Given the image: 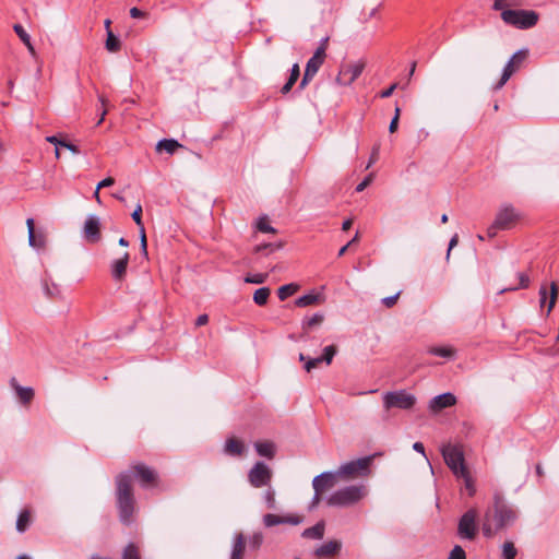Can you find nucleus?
Wrapping results in <instances>:
<instances>
[{
    "mask_svg": "<svg viewBox=\"0 0 559 559\" xmlns=\"http://www.w3.org/2000/svg\"><path fill=\"white\" fill-rule=\"evenodd\" d=\"M396 87H397V83L390 85L386 90L381 92L380 97H382V98L390 97L393 94V92L396 90Z\"/></svg>",
    "mask_w": 559,
    "mask_h": 559,
    "instance_id": "60",
    "label": "nucleus"
},
{
    "mask_svg": "<svg viewBox=\"0 0 559 559\" xmlns=\"http://www.w3.org/2000/svg\"><path fill=\"white\" fill-rule=\"evenodd\" d=\"M257 228L262 233H275V229L269 224L265 217H261L258 221Z\"/></svg>",
    "mask_w": 559,
    "mask_h": 559,
    "instance_id": "47",
    "label": "nucleus"
},
{
    "mask_svg": "<svg viewBox=\"0 0 559 559\" xmlns=\"http://www.w3.org/2000/svg\"><path fill=\"white\" fill-rule=\"evenodd\" d=\"M266 278L267 274L257 273L252 275H247L245 282L251 284H262L266 281Z\"/></svg>",
    "mask_w": 559,
    "mask_h": 559,
    "instance_id": "45",
    "label": "nucleus"
},
{
    "mask_svg": "<svg viewBox=\"0 0 559 559\" xmlns=\"http://www.w3.org/2000/svg\"><path fill=\"white\" fill-rule=\"evenodd\" d=\"M478 511L471 508L465 511L457 523V536L461 539L474 540L478 533Z\"/></svg>",
    "mask_w": 559,
    "mask_h": 559,
    "instance_id": "8",
    "label": "nucleus"
},
{
    "mask_svg": "<svg viewBox=\"0 0 559 559\" xmlns=\"http://www.w3.org/2000/svg\"><path fill=\"white\" fill-rule=\"evenodd\" d=\"M501 17L507 24L522 29L533 27L538 21V14L528 10L508 9L501 13Z\"/></svg>",
    "mask_w": 559,
    "mask_h": 559,
    "instance_id": "7",
    "label": "nucleus"
},
{
    "mask_svg": "<svg viewBox=\"0 0 559 559\" xmlns=\"http://www.w3.org/2000/svg\"><path fill=\"white\" fill-rule=\"evenodd\" d=\"M448 559H466V554L460 545H455L451 550Z\"/></svg>",
    "mask_w": 559,
    "mask_h": 559,
    "instance_id": "46",
    "label": "nucleus"
},
{
    "mask_svg": "<svg viewBox=\"0 0 559 559\" xmlns=\"http://www.w3.org/2000/svg\"><path fill=\"white\" fill-rule=\"evenodd\" d=\"M122 559H141L139 547L133 543L128 544L122 551Z\"/></svg>",
    "mask_w": 559,
    "mask_h": 559,
    "instance_id": "33",
    "label": "nucleus"
},
{
    "mask_svg": "<svg viewBox=\"0 0 559 559\" xmlns=\"http://www.w3.org/2000/svg\"><path fill=\"white\" fill-rule=\"evenodd\" d=\"M459 478H462L464 480L465 489L468 492L469 497H473L476 492V487L474 479L472 478L469 471H466L464 474H461Z\"/></svg>",
    "mask_w": 559,
    "mask_h": 559,
    "instance_id": "36",
    "label": "nucleus"
},
{
    "mask_svg": "<svg viewBox=\"0 0 559 559\" xmlns=\"http://www.w3.org/2000/svg\"><path fill=\"white\" fill-rule=\"evenodd\" d=\"M28 243L33 248H40L44 246V238L37 237L35 231L28 233Z\"/></svg>",
    "mask_w": 559,
    "mask_h": 559,
    "instance_id": "48",
    "label": "nucleus"
},
{
    "mask_svg": "<svg viewBox=\"0 0 559 559\" xmlns=\"http://www.w3.org/2000/svg\"><path fill=\"white\" fill-rule=\"evenodd\" d=\"M299 75H300L299 64L295 63V64H293V67L290 69L289 78L298 80Z\"/></svg>",
    "mask_w": 559,
    "mask_h": 559,
    "instance_id": "61",
    "label": "nucleus"
},
{
    "mask_svg": "<svg viewBox=\"0 0 559 559\" xmlns=\"http://www.w3.org/2000/svg\"><path fill=\"white\" fill-rule=\"evenodd\" d=\"M455 403H456V397L452 393L447 392V393H442V394L435 396L429 402V408L432 412H440L443 408L453 406Z\"/></svg>",
    "mask_w": 559,
    "mask_h": 559,
    "instance_id": "18",
    "label": "nucleus"
},
{
    "mask_svg": "<svg viewBox=\"0 0 559 559\" xmlns=\"http://www.w3.org/2000/svg\"><path fill=\"white\" fill-rule=\"evenodd\" d=\"M263 524L266 527H272V526H275V525H278V524H284L283 516H280V515H276V514H272V513H267V514H265L263 516Z\"/></svg>",
    "mask_w": 559,
    "mask_h": 559,
    "instance_id": "39",
    "label": "nucleus"
},
{
    "mask_svg": "<svg viewBox=\"0 0 559 559\" xmlns=\"http://www.w3.org/2000/svg\"><path fill=\"white\" fill-rule=\"evenodd\" d=\"M335 354H336V347L334 345H329V346L324 347L323 355L321 356L322 361H324L329 366L332 362Z\"/></svg>",
    "mask_w": 559,
    "mask_h": 559,
    "instance_id": "42",
    "label": "nucleus"
},
{
    "mask_svg": "<svg viewBox=\"0 0 559 559\" xmlns=\"http://www.w3.org/2000/svg\"><path fill=\"white\" fill-rule=\"evenodd\" d=\"M373 174H369L360 183L357 185L356 191L361 192L364 191L372 181Z\"/></svg>",
    "mask_w": 559,
    "mask_h": 559,
    "instance_id": "51",
    "label": "nucleus"
},
{
    "mask_svg": "<svg viewBox=\"0 0 559 559\" xmlns=\"http://www.w3.org/2000/svg\"><path fill=\"white\" fill-rule=\"evenodd\" d=\"M558 298V285L556 282H551L549 285V300L547 304V316L552 311L556 306Z\"/></svg>",
    "mask_w": 559,
    "mask_h": 559,
    "instance_id": "31",
    "label": "nucleus"
},
{
    "mask_svg": "<svg viewBox=\"0 0 559 559\" xmlns=\"http://www.w3.org/2000/svg\"><path fill=\"white\" fill-rule=\"evenodd\" d=\"M341 548H342L341 542H338L336 539L329 540V542L322 544L320 547L316 548L314 556L318 559L332 558L340 552Z\"/></svg>",
    "mask_w": 559,
    "mask_h": 559,
    "instance_id": "17",
    "label": "nucleus"
},
{
    "mask_svg": "<svg viewBox=\"0 0 559 559\" xmlns=\"http://www.w3.org/2000/svg\"><path fill=\"white\" fill-rule=\"evenodd\" d=\"M518 551L514 547V544L511 542H506L502 546V556L503 559H515Z\"/></svg>",
    "mask_w": 559,
    "mask_h": 559,
    "instance_id": "40",
    "label": "nucleus"
},
{
    "mask_svg": "<svg viewBox=\"0 0 559 559\" xmlns=\"http://www.w3.org/2000/svg\"><path fill=\"white\" fill-rule=\"evenodd\" d=\"M528 50L521 49L512 55L503 68L499 82L495 85V90H500L512 76V74L520 69L525 59L527 58Z\"/></svg>",
    "mask_w": 559,
    "mask_h": 559,
    "instance_id": "11",
    "label": "nucleus"
},
{
    "mask_svg": "<svg viewBox=\"0 0 559 559\" xmlns=\"http://www.w3.org/2000/svg\"><path fill=\"white\" fill-rule=\"evenodd\" d=\"M246 549V539L242 533H237L234 536V543L230 554V559H242Z\"/></svg>",
    "mask_w": 559,
    "mask_h": 559,
    "instance_id": "21",
    "label": "nucleus"
},
{
    "mask_svg": "<svg viewBox=\"0 0 559 559\" xmlns=\"http://www.w3.org/2000/svg\"><path fill=\"white\" fill-rule=\"evenodd\" d=\"M323 320L324 316L322 313H314L312 317L306 318L302 321V330L307 332L312 326L321 324Z\"/></svg>",
    "mask_w": 559,
    "mask_h": 559,
    "instance_id": "35",
    "label": "nucleus"
},
{
    "mask_svg": "<svg viewBox=\"0 0 559 559\" xmlns=\"http://www.w3.org/2000/svg\"><path fill=\"white\" fill-rule=\"evenodd\" d=\"M518 277H519V285L518 286L509 287V288H503V289L500 290V293H504V292H508V290H516L519 288H527L528 285H530V277H528V275L526 273H519Z\"/></svg>",
    "mask_w": 559,
    "mask_h": 559,
    "instance_id": "38",
    "label": "nucleus"
},
{
    "mask_svg": "<svg viewBox=\"0 0 559 559\" xmlns=\"http://www.w3.org/2000/svg\"><path fill=\"white\" fill-rule=\"evenodd\" d=\"M116 487L119 519L124 525H130L135 510L130 474L120 473L117 475Z\"/></svg>",
    "mask_w": 559,
    "mask_h": 559,
    "instance_id": "2",
    "label": "nucleus"
},
{
    "mask_svg": "<svg viewBox=\"0 0 559 559\" xmlns=\"http://www.w3.org/2000/svg\"><path fill=\"white\" fill-rule=\"evenodd\" d=\"M84 237L88 242L95 243L100 240L99 218L91 215L84 223Z\"/></svg>",
    "mask_w": 559,
    "mask_h": 559,
    "instance_id": "14",
    "label": "nucleus"
},
{
    "mask_svg": "<svg viewBox=\"0 0 559 559\" xmlns=\"http://www.w3.org/2000/svg\"><path fill=\"white\" fill-rule=\"evenodd\" d=\"M284 524L298 525L301 519L296 515L283 516Z\"/></svg>",
    "mask_w": 559,
    "mask_h": 559,
    "instance_id": "57",
    "label": "nucleus"
},
{
    "mask_svg": "<svg viewBox=\"0 0 559 559\" xmlns=\"http://www.w3.org/2000/svg\"><path fill=\"white\" fill-rule=\"evenodd\" d=\"M365 64L362 62L345 64L341 68L336 82L340 85L352 84L362 72Z\"/></svg>",
    "mask_w": 559,
    "mask_h": 559,
    "instance_id": "13",
    "label": "nucleus"
},
{
    "mask_svg": "<svg viewBox=\"0 0 559 559\" xmlns=\"http://www.w3.org/2000/svg\"><path fill=\"white\" fill-rule=\"evenodd\" d=\"M325 523L319 521L316 525L304 530L301 536L309 539H322L324 536Z\"/></svg>",
    "mask_w": 559,
    "mask_h": 559,
    "instance_id": "22",
    "label": "nucleus"
},
{
    "mask_svg": "<svg viewBox=\"0 0 559 559\" xmlns=\"http://www.w3.org/2000/svg\"><path fill=\"white\" fill-rule=\"evenodd\" d=\"M262 543H263V535L260 532L253 533L248 539L249 547L254 550L259 549L260 546L262 545Z\"/></svg>",
    "mask_w": 559,
    "mask_h": 559,
    "instance_id": "41",
    "label": "nucleus"
},
{
    "mask_svg": "<svg viewBox=\"0 0 559 559\" xmlns=\"http://www.w3.org/2000/svg\"><path fill=\"white\" fill-rule=\"evenodd\" d=\"M257 453L261 456L272 459L275 454V447L270 441H258L254 443Z\"/></svg>",
    "mask_w": 559,
    "mask_h": 559,
    "instance_id": "23",
    "label": "nucleus"
},
{
    "mask_svg": "<svg viewBox=\"0 0 559 559\" xmlns=\"http://www.w3.org/2000/svg\"><path fill=\"white\" fill-rule=\"evenodd\" d=\"M46 141L56 145V147H64L67 150H69L70 152H72L73 154H79L80 153V150L76 145L68 142V141H64V140H60L58 139V136L56 135H49L46 138Z\"/></svg>",
    "mask_w": 559,
    "mask_h": 559,
    "instance_id": "25",
    "label": "nucleus"
},
{
    "mask_svg": "<svg viewBox=\"0 0 559 559\" xmlns=\"http://www.w3.org/2000/svg\"><path fill=\"white\" fill-rule=\"evenodd\" d=\"M11 385L14 389L16 396L19 397L22 404L26 405L31 403V401L34 399L35 392L33 388L21 386L14 378L11 380Z\"/></svg>",
    "mask_w": 559,
    "mask_h": 559,
    "instance_id": "19",
    "label": "nucleus"
},
{
    "mask_svg": "<svg viewBox=\"0 0 559 559\" xmlns=\"http://www.w3.org/2000/svg\"><path fill=\"white\" fill-rule=\"evenodd\" d=\"M311 58H317L318 61L323 63L325 59V46L320 45Z\"/></svg>",
    "mask_w": 559,
    "mask_h": 559,
    "instance_id": "52",
    "label": "nucleus"
},
{
    "mask_svg": "<svg viewBox=\"0 0 559 559\" xmlns=\"http://www.w3.org/2000/svg\"><path fill=\"white\" fill-rule=\"evenodd\" d=\"M272 469L264 462H257L248 473V481L254 488H262L271 485Z\"/></svg>",
    "mask_w": 559,
    "mask_h": 559,
    "instance_id": "10",
    "label": "nucleus"
},
{
    "mask_svg": "<svg viewBox=\"0 0 559 559\" xmlns=\"http://www.w3.org/2000/svg\"><path fill=\"white\" fill-rule=\"evenodd\" d=\"M320 301V295L319 294H306L299 298L296 299L295 305L297 307H308L311 305H316Z\"/></svg>",
    "mask_w": 559,
    "mask_h": 559,
    "instance_id": "27",
    "label": "nucleus"
},
{
    "mask_svg": "<svg viewBox=\"0 0 559 559\" xmlns=\"http://www.w3.org/2000/svg\"><path fill=\"white\" fill-rule=\"evenodd\" d=\"M323 63L318 61L317 58H310L306 64L305 71L316 75Z\"/></svg>",
    "mask_w": 559,
    "mask_h": 559,
    "instance_id": "43",
    "label": "nucleus"
},
{
    "mask_svg": "<svg viewBox=\"0 0 559 559\" xmlns=\"http://www.w3.org/2000/svg\"><path fill=\"white\" fill-rule=\"evenodd\" d=\"M366 493L364 485H352L334 491L326 502L331 507H349L360 501Z\"/></svg>",
    "mask_w": 559,
    "mask_h": 559,
    "instance_id": "4",
    "label": "nucleus"
},
{
    "mask_svg": "<svg viewBox=\"0 0 559 559\" xmlns=\"http://www.w3.org/2000/svg\"><path fill=\"white\" fill-rule=\"evenodd\" d=\"M518 518L516 511L510 506L500 492L493 495V504L484 514L481 524L483 534L492 537L493 534L503 527L511 525Z\"/></svg>",
    "mask_w": 559,
    "mask_h": 559,
    "instance_id": "1",
    "label": "nucleus"
},
{
    "mask_svg": "<svg viewBox=\"0 0 559 559\" xmlns=\"http://www.w3.org/2000/svg\"><path fill=\"white\" fill-rule=\"evenodd\" d=\"M400 295H401V292H397V293H396L395 295H393V296L384 297V298L381 300V302H382V305H383V306H385L386 308H392V307L396 304V301H397V299H399Z\"/></svg>",
    "mask_w": 559,
    "mask_h": 559,
    "instance_id": "50",
    "label": "nucleus"
},
{
    "mask_svg": "<svg viewBox=\"0 0 559 559\" xmlns=\"http://www.w3.org/2000/svg\"><path fill=\"white\" fill-rule=\"evenodd\" d=\"M299 360L305 361V369L310 372L312 369L317 368L319 364L323 362L321 357L316 358H307L304 354H299Z\"/></svg>",
    "mask_w": 559,
    "mask_h": 559,
    "instance_id": "37",
    "label": "nucleus"
},
{
    "mask_svg": "<svg viewBox=\"0 0 559 559\" xmlns=\"http://www.w3.org/2000/svg\"><path fill=\"white\" fill-rule=\"evenodd\" d=\"M313 78H314L313 74L305 71L304 76L299 83L298 90H304Z\"/></svg>",
    "mask_w": 559,
    "mask_h": 559,
    "instance_id": "54",
    "label": "nucleus"
},
{
    "mask_svg": "<svg viewBox=\"0 0 559 559\" xmlns=\"http://www.w3.org/2000/svg\"><path fill=\"white\" fill-rule=\"evenodd\" d=\"M428 354L443 357V358H452L455 354V350L450 346H443V347H429L427 350Z\"/></svg>",
    "mask_w": 559,
    "mask_h": 559,
    "instance_id": "28",
    "label": "nucleus"
},
{
    "mask_svg": "<svg viewBox=\"0 0 559 559\" xmlns=\"http://www.w3.org/2000/svg\"><path fill=\"white\" fill-rule=\"evenodd\" d=\"M131 217L132 219L134 221V223L139 226V227H142L144 226L143 225V222H142V205L141 204H138L133 211V213L131 214Z\"/></svg>",
    "mask_w": 559,
    "mask_h": 559,
    "instance_id": "49",
    "label": "nucleus"
},
{
    "mask_svg": "<svg viewBox=\"0 0 559 559\" xmlns=\"http://www.w3.org/2000/svg\"><path fill=\"white\" fill-rule=\"evenodd\" d=\"M378 157H379V146H376V147H373V150L371 152V155H370L369 162L366 166V169L371 167V165L378 160Z\"/></svg>",
    "mask_w": 559,
    "mask_h": 559,
    "instance_id": "58",
    "label": "nucleus"
},
{
    "mask_svg": "<svg viewBox=\"0 0 559 559\" xmlns=\"http://www.w3.org/2000/svg\"><path fill=\"white\" fill-rule=\"evenodd\" d=\"M538 294H539V305H540V307H544L546 305L547 294H548V289L545 284H543L540 286Z\"/></svg>",
    "mask_w": 559,
    "mask_h": 559,
    "instance_id": "53",
    "label": "nucleus"
},
{
    "mask_svg": "<svg viewBox=\"0 0 559 559\" xmlns=\"http://www.w3.org/2000/svg\"><path fill=\"white\" fill-rule=\"evenodd\" d=\"M373 456L368 455L342 464L335 472L337 476L344 479H350L359 476H367L370 473V465Z\"/></svg>",
    "mask_w": 559,
    "mask_h": 559,
    "instance_id": "5",
    "label": "nucleus"
},
{
    "mask_svg": "<svg viewBox=\"0 0 559 559\" xmlns=\"http://www.w3.org/2000/svg\"><path fill=\"white\" fill-rule=\"evenodd\" d=\"M105 47L110 52H117L121 48V43L118 37L115 36L111 29L107 32V38L105 41Z\"/></svg>",
    "mask_w": 559,
    "mask_h": 559,
    "instance_id": "26",
    "label": "nucleus"
},
{
    "mask_svg": "<svg viewBox=\"0 0 559 559\" xmlns=\"http://www.w3.org/2000/svg\"><path fill=\"white\" fill-rule=\"evenodd\" d=\"M141 247H144V255H147V242L144 226L139 227Z\"/></svg>",
    "mask_w": 559,
    "mask_h": 559,
    "instance_id": "56",
    "label": "nucleus"
},
{
    "mask_svg": "<svg viewBox=\"0 0 559 559\" xmlns=\"http://www.w3.org/2000/svg\"><path fill=\"white\" fill-rule=\"evenodd\" d=\"M126 473H129L140 481L142 487H147L150 485H155L157 481V473L143 463H136L130 466V469Z\"/></svg>",
    "mask_w": 559,
    "mask_h": 559,
    "instance_id": "12",
    "label": "nucleus"
},
{
    "mask_svg": "<svg viewBox=\"0 0 559 559\" xmlns=\"http://www.w3.org/2000/svg\"><path fill=\"white\" fill-rule=\"evenodd\" d=\"M337 475L332 472H323L312 480V487L317 493H322L326 489L334 487Z\"/></svg>",
    "mask_w": 559,
    "mask_h": 559,
    "instance_id": "15",
    "label": "nucleus"
},
{
    "mask_svg": "<svg viewBox=\"0 0 559 559\" xmlns=\"http://www.w3.org/2000/svg\"><path fill=\"white\" fill-rule=\"evenodd\" d=\"M181 144L175 139H163L157 142L156 144V151L162 152L166 151L168 154H174L178 147H180Z\"/></svg>",
    "mask_w": 559,
    "mask_h": 559,
    "instance_id": "24",
    "label": "nucleus"
},
{
    "mask_svg": "<svg viewBox=\"0 0 559 559\" xmlns=\"http://www.w3.org/2000/svg\"><path fill=\"white\" fill-rule=\"evenodd\" d=\"M415 402V396L404 390L386 392L383 395V406L386 411L391 408L409 409Z\"/></svg>",
    "mask_w": 559,
    "mask_h": 559,
    "instance_id": "9",
    "label": "nucleus"
},
{
    "mask_svg": "<svg viewBox=\"0 0 559 559\" xmlns=\"http://www.w3.org/2000/svg\"><path fill=\"white\" fill-rule=\"evenodd\" d=\"M31 523V514L29 511L23 510L16 520V530L20 533H23L27 530L28 525Z\"/></svg>",
    "mask_w": 559,
    "mask_h": 559,
    "instance_id": "30",
    "label": "nucleus"
},
{
    "mask_svg": "<svg viewBox=\"0 0 559 559\" xmlns=\"http://www.w3.org/2000/svg\"><path fill=\"white\" fill-rule=\"evenodd\" d=\"M270 294L271 290L269 287H261L254 292L253 301L259 306H263L267 302Z\"/></svg>",
    "mask_w": 559,
    "mask_h": 559,
    "instance_id": "32",
    "label": "nucleus"
},
{
    "mask_svg": "<svg viewBox=\"0 0 559 559\" xmlns=\"http://www.w3.org/2000/svg\"><path fill=\"white\" fill-rule=\"evenodd\" d=\"M298 290V285L296 284H286L278 288L277 295L281 300H285L292 295H294Z\"/></svg>",
    "mask_w": 559,
    "mask_h": 559,
    "instance_id": "34",
    "label": "nucleus"
},
{
    "mask_svg": "<svg viewBox=\"0 0 559 559\" xmlns=\"http://www.w3.org/2000/svg\"><path fill=\"white\" fill-rule=\"evenodd\" d=\"M441 453L445 464L456 477H460L461 474L468 471L465 465L464 453L461 447L448 443L442 447Z\"/></svg>",
    "mask_w": 559,
    "mask_h": 559,
    "instance_id": "6",
    "label": "nucleus"
},
{
    "mask_svg": "<svg viewBox=\"0 0 559 559\" xmlns=\"http://www.w3.org/2000/svg\"><path fill=\"white\" fill-rule=\"evenodd\" d=\"M521 213L510 204L502 205L495 217L492 224L487 228L489 238H493L499 230L513 228L521 219Z\"/></svg>",
    "mask_w": 559,
    "mask_h": 559,
    "instance_id": "3",
    "label": "nucleus"
},
{
    "mask_svg": "<svg viewBox=\"0 0 559 559\" xmlns=\"http://www.w3.org/2000/svg\"><path fill=\"white\" fill-rule=\"evenodd\" d=\"M13 29L15 34L19 36V38L23 41V44H28V41L31 40V36L27 34V32L21 24H15L13 26Z\"/></svg>",
    "mask_w": 559,
    "mask_h": 559,
    "instance_id": "44",
    "label": "nucleus"
},
{
    "mask_svg": "<svg viewBox=\"0 0 559 559\" xmlns=\"http://www.w3.org/2000/svg\"><path fill=\"white\" fill-rule=\"evenodd\" d=\"M114 183L115 179L112 177H107L97 183V189L111 187Z\"/></svg>",
    "mask_w": 559,
    "mask_h": 559,
    "instance_id": "59",
    "label": "nucleus"
},
{
    "mask_svg": "<svg viewBox=\"0 0 559 559\" xmlns=\"http://www.w3.org/2000/svg\"><path fill=\"white\" fill-rule=\"evenodd\" d=\"M397 127H399V118L397 117H393L391 122H390V126H389V131L391 133H394L397 130Z\"/></svg>",
    "mask_w": 559,
    "mask_h": 559,
    "instance_id": "64",
    "label": "nucleus"
},
{
    "mask_svg": "<svg viewBox=\"0 0 559 559\" xmlns=\"http://www.w3.org/2000/svg\"><path fill=\"white\" fill-rule=\"evenodd\" d=\"M313 78H314L313 74L305 71L304 76L299 83L298 90H304Z\"/></svg>",
    "mask_w": 559,
    "mask_h": 559,
    "instance_id": "55",
    "label": "nucleus"
},
{
    "mask_svg": "<svg viewBox=\"0 0 559 559\" xmlns=\"http://www.w3.org/2000/svg\"><path fill=\"white\" fill-rule=\"evenodd\" d=\"M145 13L135 7L130 9V16L133 19L143 17Z\"/></svg>",
    "mask_w": 559,
    "mask_h": 559,
    "instance_id": "62",
    "label": "nucleus"
},
{
    "mask_svg": "<svg viewBox=\"0 0 559 559\" xmlns=\"http://www.w3.org/2000/svg\"><path fill=\"white\" fill-rule=\"evenodd\" d=\"M224 452L230 456H241L245 452V444L236 438H228L224 444Z\"/></svg>",
    "mask_w": 559,
    "mask_h": 559,
    "instance_id": "20",
    "label": "nucleus"
},
{
    "mask_svg": "<svg viewBox=\"0 0 559 559\" xmlns=\"http://www.w3.org/2000/svg\"><path fill=\"white\" fill-rule=\"evenodd\" d=\"M276 492L271 485L266 486V490L263 492L262 498L265 502L267 509L274 510L276 509Z\"/></svg>",
    "mask_w": 559,
    "mask_h": 559,
    "instance_id": "29",
    "label": "nucleus"
},
{
    "mask_svg": "<svg viewBox=\"0 0 559 559\" xmlns=\"http://www.w3.org/2000/svg\"><path fill=\"white\" fill-rule=\"evenodd\" d=\"M209 322V316L207 314H201L195 320L197 326L205 325Z\"/></svg>",
    "mask_w": 559,
    "mask_h": 559,
    "instance_id": "63",
    "label": "nucleus"
},
{
    "mask_svg": "<svg viewBox=\"0 0 559 559\" xmlns=\"http://www.w3.org/2000/svg\"><path fill=\"white\" fill-rule=\"evenodd\" d=\"M129 259H130L129 253L124 252V254L121 258L116 259L111 262L110 272H111V276L115 281L121 282L124 280L126 274H127Z\"/></svg>",
    "mask_w": 559,
    "mask_h": 559,
    "instance_id": "16",
    "label": "nucleus"
}]
</instances>
